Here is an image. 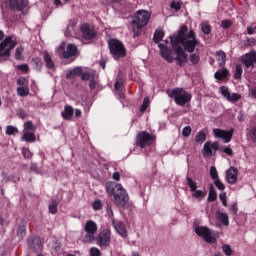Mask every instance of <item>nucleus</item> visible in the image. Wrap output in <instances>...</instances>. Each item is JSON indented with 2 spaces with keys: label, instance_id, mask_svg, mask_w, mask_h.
I'll return each instance as SVG.
<instances>
[{
  "label": "nucleus",
  "instance_id": "33",
  "mask_svg": "<svg viewBox=\"0 0 256 256\" xmlns=\"http://www.w3.org/2000/svg\"><path fill=\"white\" fill-rule=\"evenodd\" d=\"M207 195V191L203 190H195L192 194V197H195V199H203Z\"/></svg>",
  "mask_w": 256,
  "mask_h": 256
},
{
  "label": "nucleus",
  "instance_id": "34",
  "mask_svg": "<svg viewBox=\"0 0 256 256\" xmlns=\"http://www.w3.org/2000/svg\"><path fill=\"white\" fill-rule=\"evenodd\" d=\"M82 81H89V79H95V72H85L81 75Z\"/></svg>",
  "mask_w": 256,
  "mask_h": 256
},
{
  "label": "nucleus",
  "instance_id": "46",
  "mask_svg": "<svg viewBox=\"0 0 256 256\" xmlns=\"http://www.w3.org/2000/svg\"><path fill=\"white\" fill-rule=\"evenodd\" d=\"M102 208H103V204H101V200H95L93 202V209L95 211H100V209H102Z\"/></svg>",
  "mask_w": 256,
  "mask_h": 256
},
{
  "label": "nucleus",
  "instance_id": "5",
  "mask_svg": "<svg viewBox=\"0 0 256 256\" xmlns=\"http://www.w3.org/2000/svg\"><path fill=\"white\" fill-rule=\"evenodd\" d=\"M169 97H174L175 103L181 107L187 105L191 101V93L185 91L183 88H175L168 94Z\"/></svg>",
  "mask_w": 256,
  "mask_h": 256
},
{
  "label": "nucleus",
  "instance_id": "9",
  "mask_svg": "<svg viewBox=\"0 0 256 256\" xmlns=\"http://www.w3.org/2000/svg\"><path fill=\"white\" fill-rule=\"evenodd\" d=\"M155 141V136L149 134V132H140L138 133L136 143L139 147L143 149V147H147L151 145Z\"/></svg>",
  "mask_w": 256,
  "mask_h": 256
},
{
  "label": "nucleus",
  "instance_id": "54",
  "mask_svg": "<svg viewBox=\"0 0 256 256\" xmlns=\"http://www.w3.org/2000/svg\"><path fill=\"white\" fill-rule=\"evenodd\" d=\"M120 89H123V81L117 80V81L115 82V90H116V91H120Z\"/></svg>",
  "mask_w": 256,
  "mask_h": 256
},
{
  "label": "nucleus",
  "instance_id": "25",
  "mask_svg": "<svg viewBox=\"0 0 256 256\" xmlns=\"http://www.w3.org/2000/svg\"><path fill=\"white\" fill-rule=\"evenodd\" d=\"M35 132H24L22 136V141H26L27 143H35Z\"/></svg>",
  "mask_w": 256,
  "mask_h": 256
},
{
  "label": "nucleus",
  "instance_id": "42",
  "mask_svg": "<svg viewBox=\"0 0 256 256\" xmlns=\"http://www.w3.org/2000/svg\"><path fill=\"white\" fill-rule=\"evenodd\" d=\"M186 179L188 186L190 187V191H197V183H195V181H193V179L190 177H187Z\"/></svg>",
  "mask_w": 256,
  "mask_h": 256
},
{
  "label": "nucleus",
  "instance_id": "41",
  "mask_svg": "<svg viewBox=\"0 0 256 256\" xmlns=\"http://www.w3.org/2000/svg\"><path fill=\"white\" fill-rule=\"evenodd\" d=\"M15 133H19V129L15 126H7L6 135H15Z\"/></svg>",
  "mask_w": 256,
  "mask_h": 256
},
{
  "label": "nucleus",
  "instance_id": "53",
  "mask_svg": "<svg viewBox=\"0 0 256 256\" xmlns=\"http://www.w3.org/2000/svg\"><path fill=\"white\" fill-rule=\"evenodd\" d=\"M171 8L175 9V11H179V9H181V3L173 1L171 3Z\"/></svg>",
  "mask_w": 256,
  "mask_h": 256
},
{
  "label": "nucleus",
  "instance_id": "15",
  "mask_svg": "<svg viewBox=\"0 0 256 256\" xmlns=\"http://www.w3.org/2000/svg\"><path fill=\"white\" fill-rule=\"evenodd\" d=\"M237 175H239V170H237L236 167H230V169L226 171L227 183L235 185V183H237Z\"/></svg>",
  "mask_w": 256,
  "mask_h": 256
},
{
  "label": "nucleus",
  "instance_id": "60",
  "mask_svg": "<svg viewBox=\"0 0 256 256\" xmlns=\"http://www.w3.org/2000/svg\"><path fill=\"white\" fill-rule=\"evenodd\" d=\"M230 211H232L233 215H237V211H239L237 208V203L231 205Z\"/></svg>",
  "mask_w": 256,
  "mask_h": 256
},
{
  "label": "nucleus",
  "instance_id": "37",
  "mask_svg": "<svg viewBox=\"0 0 256 256\" xmlns=\"http://www.w3.org/2000/svg\"><path fill=\"white\" fill-rule=\"evenodd\" d=\"M210 177L213 181H217L219 179V173L217 172V168L215 166L210 167Z\"/></svg>",
  "mask_w": 256,
  "mask_h": 256
},
{
  "label": "nucleus",
  "instance_id": "61",
  "mask_svg": "<svg viewBox=\"0 0 256 256\" xmlns=\"http://www.w3.org/2000/svg\"><path fill=\"white\" fill-rule=\"evenodd\" d=\"M112 179H114V181H120L121 180V174L119 172H114L112 175Z\"/></svg>",
  "mask_w": 256,
  "mask_h": 256
},
{
  "label": "nucleus",
  "instance_id": "52",
  "mask_svg": "<svg viewBox=\"0 0 256 256\" xmlns=\"http://www.w3.org/2000/svg\"><path fill=\"white\" fill-rule=\"evenodd\" d=\"M221 151H223V153H226V155H229V157H233V149L225 147L221 148Z\"/></svg>",
  "mask_w": 256,
  "mask_h": 256
},
{
  "label": "nucleus",
  "instance_id": "35",
  "mask_svg": "<svg viewBox=\"0 0 256 256\" xmlns=\"http://www.w3.org/2000/svg\"><path fill=\"white\" fill-rule=\"evenodd\" d=\"M207 139V135L203 131L198 132V134L195 136L196 143H203Z\"/></svg>",
  "mask_w": 256,
  "mask_h": 256
},
{
  "label": "nucleus",
  "instance_id": "63",
  "mask_svg": "<svg viewBox=\"0 0 256 256\" xmlns=\"http://www.w3.org/2000/svg\"><path fill=\"white\" fill-rule=\"evenodd\" d=\"M21 71H29V66L27 64H22L18 66Z\"/></svg>",
  "mask_w": 256,
  "mask_h": 256
},
{
  "label": "nucleus",
  "instance_id": "19",
  "mask_svg": "<svg viewBox=\"0 0 256 256\" xmlns=\"http://www.w3.org/2000/svg\"><path fill=\"white\" fill-rule=\"evenodd\" d=\"M77 55V46L73 44H68L66 51L63 52V57L65 59H69L70 57H73Z\"/></svg>",
  "mask_w": 256,
  "mask_h": 256
},
{
  "label": "nucleus",
  "instance_id": "12",
  "mask_svg": "<svg viewBox=\"0 0 256 256\" xmlns=\"http://www.w3.org/2000/svg\"><path fill=\"white\" fill-rule=\"evenodd\" d=\"M219 150V144L217 142H214L211 144V142H206L204 144L202 155L203 157H213L215 153Z\"/></svg>",
  "mask_w": 256,
  "mask_h": 256
},
{
  "label": "nucleus",
  "instance_id": "49",
  "mask_svg": "<svg viewBox=\"0 0 256 256\" xmlns=\"http://www.w3.org/2000/svg\"><path fill=\"white\" fill-rule=\"evenodd\" d=\"M90 255L91 256H101V250H99V248L92 247L90 249Z\"/></svg>",
  "mask_w": 256,
  "mask_h": 256
},
{
  "label": "nucleus",
  "instance_id": "43",
  "mask_svg": "<svg viewBox=\"0 0 256 256\" xmlns=\"http://www.w3.org/2000/svg\"><path fill=\"white\" fill-rule=\"evenodd\" d=\"M17 235L18 237H20V239H23V237H25L26 235L25 225H21L18 227Z\"/></svg>",
  "mask_w": 256,
  "mask_h": 256
},
{
  "label": "nucleus",
  "instance_id": "36",
  "mask_svg": "<svg viewBox=\"0 0 256 256\" xmlns=\"http://www.w3.org/2000/svg\"><path fill=\"white\" fill-rule=\"evenodd\" d=\"M25 50V48H23L22 46L16 48L15 51V59L17 61H21V59H23V51Z\"/></svg>",
  "mask_w": 256,
  "mask_h": 256
},
{
  "label": "nucleus",
  "instance_id": "50",
  "mask_svg": "<svg viewBox=\"0 0 256 256\" xmlns=\"http://www.w3.org/2000/svg\"><path fill=\"white\" fill-rule=\"evenodd\" d=\"M202 32L205 35H209L211 33V26L209 24H202Z\"/></svg>",
  "mask_w": 256,
  "mask_h": 256
},
{
  "label": "nucleus",
  "instance_id": "62",
  "mask_svg": "<svg viewBox=\"0 0 256 256\" xmlns=\"http://www.w3.org/2000/svg\"><path fill=\"white\" fill-rule=\"evenodd\" d=\"M18 117H20V119H25L27 117V113H25L23 110H19Z\"/></svg>",
  "mask_w": 256,
  "mask_h": 256
},
{
  "label": "nucleus",
  "instance_id": "3",
  "mask_svg": "<svg viewBox=\"0 0 256 256\" xmlns=\"http://www.w3.org/2000/svg\"><path fill=\"white\" fill-rule=\"evenodd\" d=\"M149 19H151V14L146 10H139L136 13L132 20V30L135 36L141 35V29L149 23Z\"/></svg>",
  "mask_w": 256,
  "mask_h": 256
},
{
  "label": "nucleus",
  "instance_id": "24",
  "mask_svg": "<svg viewBox=\"0 0 256 256\" xmlns=\"http://www.w3.org/2000/svg\"><path fill=\"white\" fill-rule=\"evenodd\" d=\"M82 73L83 69H81V67H76L66 74V79H74V77H79V75H81Z\"/></svg>",
  "mask_w": 256,
  "mask_h": 256
},
{
  "label": "nucleus",
  "instance_id": "7",
  "mask_svg": "<svg viewBox=\"0 0 256 256\" xmlns=\"http://www.w3.org/2000/svg\"><path fill=\"white\" fill-rule=\"evenodd\" d=\"M195 233L198 234L199 237H203L204 241H206V243H210V245H213V243H217L215 233L213 232V230L209 229V227L198 226L195 229Z\"/></svg>",
  "mask_w": 256,
  "mask_h": 256
},
{
  "label": "nucleus",
  "instance_id": "4",
  "mask_svg": "<svg viewBox=\"0 0 256 256\" xmlns=\"http://www.w3.org/2000/svg\"><path fill=\"white\" fill-rule=\"evenodd\" d=\"M110 53L114 59H121V57H125L127 55V50L125 49V45L123 42L117 39H110L108 41Z\"/></svg>",
  "mask_w": 256,
  "mask_h": 256
},
{
  "label": "nucleus",
  "instance_id": "18",
  "mask_svg": "<svg viewBox=\"0 0 256 256\" xmlns=\"http://www.w3.org/2000/svg\"><path fill=\"white\" fill-rule=\"evenodd\" d=\"M216 219L217 221H219V223H222V225H225V227H229V214L223 213L221 211H217Z\"/></svg>",
  "mask_w": 256,
  "mask_h": 256
},
{
  "label": "nucleus",
  "instance_id": "6",
  "mask_svg": "<svg viewBox=\"0 0 256 256\" xmlns=\"http://www.w3.org/2000/svg\"><path fill=\"white\" fill-rule=\"evenodd\" d=\"M17 46V40L13 39V36L6 37L0 43V57H11V51Z\"/></svg>",
  "mask_w": 256,
  "mask_h": 256
},
{
  "label": "nucleus",
  "instance_id": "11",
  "mask_svg": "<svg viewBox=\"0 0 256 256\" xmlns=\"http://www.w3.org/2000/svg\"><path fill=\"white\" fill-rule=\"evenodd\" d=\"M241 63L245 65L246 69L255 67L256 63V51L251 50L240 58Z\"/></svg>",
  "mask_w": 256,
  "mask_h": 256
},
{
  "label": "nucleus",
  "instance_id": "20",
  "mask_svg": "<svg viewBox=\"0 0 256 256\" xmlns=\"http://www.w3.org/2000/svg\"><path fill=\"white\" fill-rule=\"evenodd\" d=\"M28 246L33 251H41V238L34 237L32 240L28 241Z\"/></svg>",
  "mask_w": 256,
  "mask_h": 256
},
{
  "label": "nucleus",
  "instance_id": "13",
  "mask_svg": "<svg viewBox=\"0 0 256 256\" xmlns=\"http://www.w3.org/2000/svg\"><path fill=\"white\" fill-rule=\"evenodd\" d=\"M214 137L216 139H223L224 143H229L231 139L233 138V130H221L218 128L213 129Z\"/></svg>",
  "mask_w": 256,
  "mask_h": 256
},
{
  "label": "nucleus",
  "instance_id": "29",
  "mask_svg": "<svg viewBox=\"0 0 256 256\" xmlns=\"http://www.w3.org/2000/svg\"><path fill=\"white\" fill-rule=\"evenodd\" d=\"M217 61H219L220 65H224L227 55L223 51H217L216 52Z\"/></svg>",
  "mask_w": 256,
  "mask_h": 256
},
{
  "label": "nucleus",
  "instance_id": "17",
  "mask_svg": "<svg viewBox=\"0 0 256 256\" xmlns=\"http://www.w3.org/2000/svg\"><path fill=\"white\" fill-rule=\"evenodd\" d=\"M81 32H82L84 39L89 40V39H93V37H95V31L93 29H91V27L88 26V24L82 25Z\"/></svg>",
  "mask_w": 256,
  "mask_h": 256
},
{
  "label": "nucleus",
  "instance_id": "22",
  "mask_svg": "<svg viewBox=\"0 0 256 256\" xmlns=\"http://www.w3.org/2000/svg\"><path fill=\"white\" fill-rule=\"evenodd\" d=\"M85 232L86 233H97V223H95L92 220H89L88 222H86L85 224Z\"/></svg>",
  "mask_w": 256,
  "mask_h": 256
},
{
  "label": "nucleus",
  "instance_id": "51",
  "mask_svg": "<svg viewBox=\"0 0 256 256\" xmlns=\"http://www.w3.org/2000/svg\"><path fill=\"white\" fill-rule=\"evenodd\" d=\"M190 61H191L192 65H197V63H199V55L192 54L190 56Z\"/></svg>",
  "mask_w": 256,
  "mask_h": 256
},
{
  "label": "nucleus",
  "instance_id": "14",
  "mask_svg": "<svg viewBox=\"0 0 256 256\" xmlns=\"http://www.w3.org/2000/svg\"><path fill=\"white\" fill-rule=\"evenodd\" d=\"M220 91L221 95H223L227 101H230V103H235L241 99V94L229 92V88L226 86L220 87Z\"/></svg>",
  "mask_w": 256,
  "mask_h": 256
},
{
  "label": "nucleus",
  "instance_id": "56",
  "mask_svg": "<svg viewBox=\"0 0 256 256\" xmlns=\"http://www.w3.org/2000/svg\"><path fill=\"white\" fill-rule=\"evenodd\" d=\"M221 25H222L223 29H229V27H231V21L223 20Z\"/></svg>",
  "mask_w": 256,
  "mask_h": 256
},
{
  "label": "nucleus",
  "instance_id": "1",
  "mask_svg": "<svg viewBox=\"0 0 256 256\" xmlns=\"http://www.w3.org/2000/svg\"><path fill=\"white\" fill-rule=\"evenodd\" d=\"M170 41L173 51L167 47L169 40H165L164 43L158 44L160 55L168 63H173L176 60L178 65H185L187 63V53L185 51L193 53L199 45L195 32L193 30L189 31V28L185 25L180 27L178 35L170 36ZM173 52L176 53V58L173 57Z\"/></svg>",
  "mask_w": 256,
  "mask_h": 256
},
{
  "label": "nucleus",
  "instance_id": "40",
  "mask_svg": "<svg viewBox=\"0 0 256 256\" xmlns=\"http://www.w3.org/2000/svg\"><path fill=\"white\" fill-rule=\"evenodd\" d=\"M222 251H223L224 255H226V256L233 255V250L231 249V246L229 244L223 245Z\"/></svg>",
  "mask_w": 256,
  "mask_h": 256
},
{
  "label": "nucleus",
  "instance_id": "39",
  "mask_svg": "<svg viewBox=\"0 0 256 256\" xmlns=\"http://www.w3.org/2000/svg\"><path fill=\"white\" fill-rule=\"evenodd\" d=\"M17 93L20 97H27L29 95V90L23 86L17 88Z\"/></svg>",
  "mask_w": 256,
  "mask_h": 256
},
{
  "label": "nucleus",
  "instance_id": "58",
  "mask_svg": "<svg viewBox=\"0 0 256 256\" xmlns=\"http://www.w3.org/2000/svg\"><path fill=\"white\" fill-rule=\"evenodd\" d=\"M106 211H107L108 217H111V219H113L114 214H113V208L111 207V205H107Z\"/></svg>",
  "mask_w": 256,
  "mask_h": 256
},
{
  "label": "nucleus",
  "instance_id": "16",
  "mask_svg": "<svg viewBox=\"0 0 256 256\" xmlns=\"http://www.w3.org/2000/svg\"><path fill=\"white\" fill-rule=\"evenodd\" d=\"M112 225L114 229L123 237L124 239H127V228H125V225H123L119 220L112 219Z\"/></svg>",
  "mask_w": 256,
  "mask_h": 256
},
{
  "label": "nucleus",
  "instance_id": "2",
  "mask_svg": "<svg viewBox=\"0 0 256 256\" xmlns=\"http://www.w3.org/2000/svg\"><path fill=\"white\" fill-rule=\"evenodd\" d=\"M106 193L114 197V203L117 207H125L129 203V194H127V190L120 183L107 182Z\"/></svg>",
  "mask_w": 256,
  "mask_h": 256
},
{
  "label": "nucleus",
  "instance_id": "59",
  "mask_svg": "<svg viewBox=\"0 0 256 256\" xmlns=\"http://www.w3.org/2000/svg\"><path fill=\"white\" fill-rule=\"evenodd\" d=\"M89 87L90 89H95V87H97V80H95V77L90 80Z\"/></svg>",
  "mask_w": 256,
  "mask_h": 256
},
{
  "label": "nucleus",
  "instance_id": "32",
  "mask_svg": "<svg viewBox=\"0 0 256 256\" xmlns=\"http://www.w3.org/2000/svg\"><path fill=\"white\" fill-rule=\"evenodd\" d=\"M208 201H217V192L215 191L213 185L210 186Z\"/></svg>",
  "mask_w": 256,
  "mask_h": 256
},
{
  "label": "nucleus",
  "instance_id": "21",
  "mask_svg": "<svg viewBox=\"0 0 256 256\" xmlns=\"http://www.w3.org/2000/svg\"><path fill=\"white\" fill-rule=\"evenodd\" d=\"M73 113H75V110L71 106H65L64 111H62L61 115L63 119L66 121H71V118L73 117Z\"/></svg>",
  "mask_w": 256,
  "mask_h": 256
},
{
  "label": "nucleus",
  "instance_id": "8",
  "mask_svg": "<svg viewBox=\"0 0 256 256\" xmlns=\"http://www.w3.org/2000/svg\"><path fill=\"white\" fill-rule=\"evenodd\" d=\"M96 244L98 247H109L111 245V231L104 229L96 237Z\"/></svg>",
  "mask_w": 256,
  "mask_h": 256
},
{
  "label": "nucleus",
  "instance_id": "44",
  "mask_svg": "<svg viewBox=\"0 0 256 256\" xmlns=\"http://www.w3.org/2000/svg\"><path fill=\"white\" fill-rule=\"evenodd\" d=\"M147 107H149V97L144 98L143 104L140 107L141 113H145V111H147Z\"/></svg>",
  "mask_w": 256,
  "mask_h": 256
},
{
  "label": "nucleus",
  "instance_id": "48",
  "mask_svg": "<svg viewBox=\"0 0 256 256\" xmlns=\"http://www.w3.org/2000/svg\"><path fill=\"white\" fill-rule=\"evenodd\" d=\"M191 131H192L191 126L184 127L182 130L183 137H189V135H191Z\"/></svg>",
  "mask_w": 256,
  "mask_h": 256
},
{
  "label": "nucleus",
  "instance_id": "23",
  "mask_svg": "<svg viewBox=\"0 0 256 256\" xmlns=\"http://www.w3.org/2000/svg\"><path fill=\"white\" fill-rule=\"evenodd\" d=\"M44 62L46 63V67L48 69H54L55 68V62H53V58L51 57V54L49 52H44Z\"/></svg>",
  "mask_w": 256,
  "mask_h": 256
},
{
  "label": "nucleus",
  "instance_id": "64",
  "mask_svg": "<svg viewBox=\"0 0 256 256\" xmlns=\"http://www.w3.org/2000/svg\"><path fill=\"white\" fill-rule=\"evenodd\" d=\"M255 29H256V28L248 27V28H247V33H248V35H253V33H255Z\"/></svg>",
  "mask_w": 256,
  "mask_h": 256
},
{
  "label": "nucleus",
  "instance_id": "31",
  "mask_svg": "<svg viewBox=\"0 0 256 256\" xmlns=\"http://www.w3.org/2000/svg\"><path fill=\"white\" fill-rule=\"evenodd\" d=\"M93 241H96L95 234L93 232H86L84 243H93Z\"/></svg>",
  "mask_w": 256,
  "mask_h": 256
},
{
  "label": "nucleus",
  "instance_id": "10",
  "mask_svg": "<svg viewBox=\"0 0 256 256\" xmlns=\"http://www.w3.org/2000/svg\"><path fill=\"white\" fill-rule=\"evenodd\" d=\"M28 6L29 0H8V7L11 9V11L25 13Z\"/></svg>",
  "mask_w": 256,
  "mask_h": 256
},
{
  "label": "nucleus",
  "instance_id": "27",
  "mask_svg": "<svg viewBox=\"0 0 256 256\" xmlns=\"http://www.w3.org/2000/svg\"><path fill=\"white\" fill-rule=\"evenodd\" d=\"M37 126L33 125V122L28 121L24 123V133H35Z\"/></svg>",
  "mask_w": 256,
  "mask_h": 256
},
{
  "label": "nucleus",
  "instance_id": "28",
  "mask_svg": "<svg viewBox=\"0 0 256 256\" xmlns=\"http://www.w3.org/2000/svg\"><path fill=\"white\" fill-rule=\"evenodd\" d=\"M165 37V32L163 30H156L154 33L153 41L154 43H159Z\"/></svg>",
  "mask_w": 256,
  "mask_h": 256
},
{
  "label": "nucleus",
  "instance_id": "30",
  "mask_svg": "<svg viewBox=\"0 0 256 256\" xmlns=\"http://www.w3.org/2000/svg\"><path fill=\"white\" fill-rule=\"evenodd\" d=\"M242 75H243V68L241 67V64H237L234 69V79H241Z\"/></svg>",
  "mask_w": 256,
  "mask_h": 256
},
{
  "label": "nucleus",
  "instance_id": "57",
  "mask_svg": "<svg viewBox=\"0 0 256 256\" xmlns=\"http://www.w3.org/2000/svg\"><path fill=\"white\" fill-rule=\"evenodd\" d=\"M252 45H255V40H253V39H247V40L244 42V46H245V47H252Z\"/></svg>",
  "mask_w": 256,
  "mask_h": 256
},
{
  "label": "nucleus",
  "instance_id": "55",
  "mask_svg": "<svg viewBox=\"0 0 256 256\" xmlns=\"http://www.w3.org/2000/svg\"><path fill=\"white\" fill-rule=\"evenodd\" d=\"M250 137L252 141H256V126H254L250 131Z\"/></svg>",
  "mask_w": 256,
  "mask_h": 256
},
{
  "label": "nucleus",
  "instance_id": "26",
  "mask_svg": "<svg viewBox=\"0 0 256 256\" xmlns=\"http://www.w3.org/2000/svg\"><path fill=\"white\" fill-rule=\"evenodd\" d=\"M227 75H229V70L227 68H223L221 70H218L215 73L214 77L215 79L221 80V79H225Z\"/></svg>",
  "mask_w": 256,
  "mask_h": 256
},
{
  "label": "nucleus",
  "instance_id": "45",
  "mask_svg": "<svg viewBox=\"0 0 256 256\" xmlns=\"http://www.w3.org/2000/svg\"><path fill=\"white\" fill-rule=\"evenodd\" d=\"M214 185L217 187V189H219V191H225V184H223L221 180H214Z\"/></svg>",
  "mask_w": 256,
  "mask_h": 256
},
{
  "label": "nucleus",
  "instance_id": "38",
  "mask_svg": "<svg viewBox=\"0 0 256 256\" xmlns=\"http://www.w3.org/2000/svg\"><path fill=\"white\" fill-rule=\"evenodd\" d=\"M57 205H59V203H57V201L55 200L50 202L49 212L52 213V215H55L57 213Z\"/></svg>",
  "mask_w": 256,
  "mask_h": 256
},
{
  "label": "nucleus",
  "instance_id": "47",
  "mask_svg": "<svg viewBox=\"0 0 256 256\" xmlns=\"http://www.w3.org/2000/svg\"><path fill=\"white\" fill-rule=\"evenodd\" d=\"M219 198L222 201V205L224 207H227V193H225V192L220 193Z\"/></svg>",
  "mask_w": 256,
  "mask_h": 256
}]
</instances>
